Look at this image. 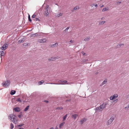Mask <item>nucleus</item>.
I'll return each instance as SVG.
<instances>
[{"label":"nucleus","instance_id":"nucleus-3","mask_svg":"<svg viewBox=\"0 0 129 129\" xmlns=\"http://www.w3.org/2000/svg\"><path fill=\"white\" fill-rule=\"evenodd\" d=\"M10 84V81L9 80L3 82L2 83V85L4 87H7Z\"/></svg>","mask_w":129,"mask_h":129},{"label":"nucleus","instance_id":"nucleus-32","mask_svg":"<svg viewBox=\"0 0 129 129\" xmlns=\"http://www.w3.org/2000/svg\"><path fill=\"white\" fill-rule=\"evenodd\" d=\"M44 82V81L43 80L39 82L40 85L42 84Z\"/></svg>","mask_w":129,"mask_h":129},{"label":"nucleus","instance_id":"nucleus-27","mask_svg":"<svg viewBox=\"0 0 129 129\" xmlns=\"http://www.w3.org/2000/svg\"><path fill=\"white\" fill-rule=\"evenodd\" d=\"M65 122H63L62 123H61L59 125V127L60 128L61 127V126H63V125L64 124Z\"/></svg>","mask_w":129,"mask_h":129},{"label":"nucleus","instance_id":"nucleus-30","mask_svg":"<svg viewBox=\"0 0 129 129\" xmlns=\"http://www.w3.org/2000/svg\"><path fill=\"white\" fill-rule=\"evenodd\" d=\"M24 41L22 39H21V40H20L18 41V42L19 43H21V42H23Z\"/></svg>","mask_w":129,"mask_h":129},{"label":"nucleus","instance_id":"nucleus-39","mask_svg":"<svg viewBox=\"0 0 129 129\" xmlns=\"http://www.w3.org/2000/svg\"><path fill=\"white\" fill-rule=\"evenodd\" d=\"M35 20L36 21H40L39 19V18H35Z\"/></svg>","mask_w":129,"mask_h":129},{"label":"nucleus","instance_id":"nucleus-47","mask_svg":"<svg viewBox=\"0 0 129 129\" xmlns=\"http://www.w3.org/2000/svg\"><path fill=\"white\" fill-rule=\"evenodd\" d=\"M69 27H67V28L65 30H67L69 29Z\"/></svg>","mask_w":129,"mask_h":129},{"label":"nucleus","instance_id":"nucleus-29","mask_svg":"<svg viewBox=\"0 0 129 129\" xmlns=\"http://www.w3.org/2000/svg\"><path fill=\"white\" fill-rule=\"evenodd\" d=\"M28 19L29 21V22H31V20L30 19V16L29 15H28Z\"/></svg>","mask_w":129,"mask_h":129},{"label":"nucleus","instance_id":"nucleus-40","mask_svg":"<svg viewBox=\"0 0 129 129\" xmlns=\"http://www.w3.org/2000/svg\"><path fill=\"white\" fill-rule=\"evenodd\" d=\"M77 9V7H75L73 9V11H74V10H76Z\"/></svg>","mask_w":129,"mask_h":129},{"label":"nucleus","instance_id":"nucleus-19","mask_svg":"<svg viewBox=\"0 0 129 129\" xmlns=\"http://www.w3.org/2000/svg\"><path fill=\"white\" fill-rule=\"evenodd\" d=\"M58 45V44L57 43H55V44H54L51 45V47H53L55 46H57Z\"/></svg>","mask_w":129,"mask_h":129},{"label":"nucleus","instance_id":"nucleus-49","mask_svg":"<svg viewBox=\"0 0 129 129\" xmlns=\"http://www.w3.org/2000/svg\"><path fill=\"white\" fill-rule=\"evenodd\" d=\"M94 6L96 7H98V5L97 4H96L95 5H94Z\"/></svg>","mask_w":129,"mask_h":129},{"label":"nucleus","instance_id":"nucleus-54","mask_svg":"<svg viewBox=\"0 0 129 129\" xmlns=\"http://www.w3.org/2000/svg\"><path fill=\"white\" fill-rule=\"evenodd\" d=\"M18 129H24L23 128H19Z\"/></svg>","mask_w":129,"mask_h":129},{"label":"nucleus","instance_id":"nucleus-20","mask_svg":"<svg viewBox=\"0 0 129 129\" xmlns=\"http://www.w3.org/2000/svg\"><path fill=\"white\" fill-rule=\"evenodd\" d=\"M90 39V38L89 37H88L84 39V41H88Z\"/></svg>","mask_w":129,"mask_h":129},{"label":"nucleus","instance_id":"nucleus-13","mask_svg":"<svg viewBox=\"0 0 129 129\" xmlns=\"http://www.w3.org/2000/svg\"><path fill=\"white\" fill-rule=\"evenodd\" d=\"M107 81V79H105L102 82V83L100 85V86H102L104 84H106Z\"/></svg>","mask_w":129,"mask_h":129},{"label":"nucleus","instance_id":"nucleus-7","mask_svg":"<svg viewBox=\"0 0 129 129\" xmlns=\"http://www.w3.org/2000/svg\"><path fill=\"white\" fill-rule=\"evenodd\" d=\"M8 44L7 43H6L3 46L1 47L0 48L1 49L3 50H5L6 49V48L8 47Z\"/></svg>","mask_w":129,"mask_h":129},{"label":"nucleus","instance_id":"nucleus-11","mask_svg":"<svg viewBox=\"0 0 129 129\" xmlns=\"http://www.w3.org/2000/svg\"><path fill=\"white\" fill-rule=\"evenodd\" d=\"M78 114H74L72 115L71 117L74 120H75L76 118V117L78 116Z\"/></svg>","mask_w":129,"mask_h":129},{"label":"nucleus","instance_id":"nucleus-50","mask_svg":"<svg viewBox=\"0 0 129 129\" xmlns=\"http://www.w3.org/2000/svg\"><path fill=\"white\" fill-rule=\"evenodd\" d=\"M104 19V17H103L101 19V20H103Z\"/></svg>","mask_w":129,"mask_h":129},{"label":"nucleus","instance_id":"nucleus-43","mask_svg":"<svg viewBox=\"0 0 129 129\" xmlns=\"http://www.w3.org/2000/svg\"><path fill=\"white\" fill-rule=\"evenodd\" d=\"M82 54H83V55H84L85 56V55H86V54H85V53H84V52H82Z\"/></svg>","mask_w":129,"mask_h":129},{"label":"nucleus","instance_id":"nucleus-60","mask_svg":"<svg viewBox=\"0 0 129 129\" xmlns=\"http://www.w3.org/2000/svg\"><path fill=\"white\" fill-rule=\"evenodd\" d=\"M37 129H39L38 128H37Z\"/></svg>","mask_w":129,"mask_h":129},{"label":"nucleus","instance_id":"nucleus-21","mask_svg":"<svg viewBox=\"0 0 129 129\" xmlns=\"http://www.w3.org/2000/svg\"><path fill=\"white\" fill-rule=\"evenodd\" d=\"M105 22L104 21H100L99 22V24L100 25H102L105 23Z\"/></svg>","mask_w":129,"mask_h":129},{"label":"nucleus","instance_id":"nucleus-51","mask_svg":"<svg viewBox=\"0 0 129 129\" xmlns=\"http://www.w3.org/2000/svg\"><path fill=\"white\" fill-rule=\"evenodd\" d=\"M87 60H88L87 59H85L84 60V61H87Z\"/></svg>","mask_w":129,"mask_h":129},{"label":"nucleus","instance_id":"nucleus-58","mask_svg":"<svg viewBox=\"0 0 129 129\" xmlns=\"http://www.w3.org/2000/svg\"><path fill=\"white\" fill-rule=\"evenodd\" d=\"M49 1H50L51 0H48Z\"/></svg>","mask_w":129,"mask_h":129},{"label":"nucleus","instance_id":"nucleus-33","mask_svg":"<svg viewBox=\"0 0 129 129\" xmlns=\"http://www.w3.org/2000/svg\"><path fill=\"white\" fill-rule=\"evenodd\" d=\"M121 3V1H120V2H116V4H117V5H119V4Z\"/></svg>","mask_w":129,"mask_h":129},{"label":"nucleus","instance_id":"nucleus-10","mask_svg":"<svg viewBox=\"0 0 129 129\" xmlns=\"http://www.w3.org/2000/svg\"><path fill=\"white\" fill-rule=\"evenodd\" d=\"M95 113L99 112H100L102 111V110L100 109V107L99 106L96 107L95 109Z\"/></svg>","mask_w":129,"mask_h":129},{"label":"nucleus","instance_id":"nucleus-17","mask_svg":"<svg viewBox=\"0 0 129 129\" xmlns=\"http://www.w3.org/2000/svg\"><path fill=\"white\" fill-rule=\"evenodd\" d=\"M46 40L45 39H42L40 41V43H43L46 42Z\"/></svg>","mask_w":129,"mask_h":129},{"label":"nucleus","instance_id":"nucleus-18","mask_svg":"<svg viewBox=\"0 0 129 129\" xmlns=\"http://www.w3.org/2000/svg\"><path fill=\"white\" fill-rule=\"evenodd\" d=\"M16 92V91L14 90H11L10 92V94L12 95L14 94Z\"/></svg>","mask_w":129,"mask_h":129},{"label":"nucleus","instance_id":"nucleus-9","mask_svg":"<svg viewBox=\"0 0 129 129\" xmlns=\"http://www.w3.org/2000/svg\"><path fill=\"white\" fill-rule=\"evenodd\" d=\"M41 33H36L32 34V36L34 37H35L36 36H40L41 35Z\"/></svg>","mask_w":129,"mask_h":129},{"label":"nucleus","instance_id":"nucleus-46","mask_svg":"<svg viewBox=\"0 0 129 129\" xmlns=\"http://www.w3.org/2000/svg\"><path fill=\"white\" fill-rule=\"evenodd\" d=\"M71 100V99H69L68 100H66V102H67V101H70Z\"/></svg>","mask_w":129,"mask_h":129},{"label":"nucleus","instance_id":"nucleus-28","mask_svg":"<svg viewBox=\"0 0 129 129\" xmlns=\"http://www.w3.org/2000/svg\"><path fill=\"white\" fill-rule=\"evenodd\" d=\"M29 106H27L24 109V111H26L29 109Z\"/></svg>","mask_w":129,"mask_h":129},{"label":"nucleus","instance_id":"nucleus-38","mask_svg":"<svg viewBox=\"0 0 129 129\" xmlns=\"http://www.w3.org/2000/svg\"><path fill=\"white\" fill-rule=\"evenodd\" d=\"M62 15V13H60L59 14H58V15L57 16H58V17H59L60 16H61Z\"/></svg>","mask_w":129,"mask_h":129},{"label":"nucleus","instance_id":"nucleus-55","mask_svg":"<svg viewBox=\"0 0 129 129\" xmlns=\"http://www.w3.org/2000/svg\"><path fill=\"white\" fill-rule=\"evenodd\" d=\"M104 6L103 5H102V6H101V7H103V6Z\"/></svg>","mask_w":129,"mask_h":129},{"label":"nucleus","instance_id":"nucleus-2","mask_svg":"<svg viewBox=\"0 0 129 129\" xmlns=\"http://www.w3.org/2000/svg\"><path fill=\"white\" fill-rule=\"evenodd\" d=\"M58 82L59 83H49L48 84H64L67 83V81L64 80H61L59 81Z\"/></svg>","mask_w":129,"mask_h":129},{"label":"nucleus","instance_id":"nucleus-48","mask_svg":"<svg viewBox=\"0 0 129 129\" xmlns=\"http://www.w3.org/2000/svg\"><path fill=\"white\" fill-rule=\"evenodd\" d=\"M70 42L71 43H73V40H71Z\"/></svg>","mask_w":129,"mask_h":129},{"label":"nucleus","instance_id":"nucleus-41","mask_svg":"<svg viewBox=\"0 0 129 129\" xmlns=\"http://www.w3.org/2000/svg\"><path fill=\"white\" fill-rule=\"evenodd\" d=\"M125 108L128 109L129 108V105H128L126 107H125Z\"/></svg>","mask_w":129,"mask_h":129},{"label":"nucleus","instance_id":"nucleus-57","mask_svg":"<svg viewBox=\"0 0 129 129\" xmlns=\"http://www.w3.org/2000/svg\"><path fill=\"white\" fill-rule=\"evenodd\" d=\"M50 129H54V128H51Z\"/></svg>","mask_w":129,"mask_h":129},{"label":"nucleus","instance_id":"nucleus-53","mask_svg":"<svg viewBox=\"0 0 129 129\" xmlns=\"http://www.w3.org/2000/svg\"><path fill=\"white\" fill-rule=\"evenodd\" d=\"M118 100L117 99H116L115 100V101H116V102H117V101Z\"/></svg>","mask_w":129,"mask_h":129},{"label":"nucleus","instance_id":"nucleus-8","mask_svg":"<svg viewBox=\"0 0 129 129\" xmlns=\"http://www.w3.org/2000/svg\"><path fill=\"white\" fill-rule=\"evenodd\" d=\"M107 104L106 103H103L102 104L100 105V109L103 110V109L105 108L106 105Z\"/></svg>","mask_w":129,"mask_h":129},{"label":"nucleus","instance_id":"nucleus-22","mask_svg":"<svg viewBox=\"0 0 129 129\" xmlns=\"http://www.w3.org/2000/svg\"><path fill=\"white\" fill-rule=\"evenodd\" d=\"M1 52V58H2V56H3L4 55V51H0Z\"/></svg>","mask_w":129,"mask_h":129},{"label":"nucleus","instance_id":"nucleus-5","mask_svg":"<svg viewBox=\"0 0 129 129\" xmlns=\"http://www.w3.org/2000/svg\"><path fill=\"white\" fill-rule=\"evenodd\" d=\"M49 9V6L48 5L46 6V7L44 9L45 10V14L46 16H47L49 15V13L48 12Z\"/></svg>","mask_w":129,"mask_h":129},{"label":"nucleus","instance_id":"nucleus-23","mask_svg":"<svg viewBox=\"0 0 129 129\" xmlns=\"http://www.w3.org/2000/svg\"><path fill=\"white\" fill-rule=\"evenodd\" d=\"M124 45V44L123 43H120V44H118L117 45V48H119L121 46H123Z\"/></svg>","mask_w":129,"mask_h":129},{"label":"nucleus","instance_id":"nucleus-25","mask_svg":"<svg viewBox=\"0 0 129 129\" xmlns=\"http://www.w3.org/2000/svg\"><path fill=\"white\" fill-rule=\"evenodd\" d=\"M14 127V126L13 125V124L12 123H11L10 124V128L11 129H12Z\"/></svg>","mask_w":129,"mask_h":129},{"label":"nucleus","instance_id":"nucleus-14","mask_svg":"<svg viewBox=\"0 0 129 129\" xmlns=\"http://www.w3.org/2000/svg\"><path fill=\"white\" fill-rule=\"evenodd\" d=\"M16 101L17 102H24L25 101L24 100H23V99H21L20 98H19L17 99Z\"/></svg>","mask_w":129,"mask_h":129},{"label":"nucleus","instance_id":"nucleus-6","mask_svg":"<svg viewBox=\"0 0 129 129\" xmlns=\"http://www.w3.org/2000/svg\"><path fill=\"white\" fill-rule=\"evenodd\" d=\"M118 96V95L117 94H114V95H112L110 98V100H113L114 99L117 98Z\"/></svg>","mask_w":129,"mask_h":129},{"label":"nucleus","instance_id":"nucleus-42","mask_svg":"<svg viewBox=\"0 0 129 129\" xmlns=\"http://www.w3.org/2000/svg\"><path fill=\"white\" fill-rule=\"evenodd\" d=\"M21 114H20L19 115H18V117H19V118H21Z\"/></svg>","mask_w":129,"mask_h":129},{"label":"nucleus","instance_id":"nucleus-59","mask_svg":"<svg viewBox=\"0 0 129 129\" xmlns=\"http://www.w3.org/2000/svg\"><path fill=\"white\" fill-rule=\"evenodd\" d=\"M128 96H129V94L128 95Z\"/></svg>","mask_w":129,"mask_h":129},{"label":"nucleus","instance_id":"nucleus-4","mask_svg":"<svg viewBox=\"0 0 129 129\" xmlns=\"http://www.w3.org/2000/svg\"><path fill=\"white\" fill-rule=\"evenodd\" d=\"M114 119V118L113 116L111 117L110 119L107 121L106 122L107 125H108L111 124Z\"/></svg>","mask_w":129,"mask_h":129},{"label":"nucleus","instance_id":"nucleus-36","mask_svg":"<svg viewBox=\"0 0 129 129\" xmlns=\"http://www.w3.org/2000/svg\"><path fill=\"white\" fill-rule=\"evenodd\" d=\"M36 15L35 14H33V16H31L32 18H33L35 17Z\"/></svg>","mask_w":129,"mask_h":129},{"label":"nucleus","instance_id":"nucleus-15","mask_svg":"<svg viewBox=\"0 0 129 129\" xmlns=\"http://www.w3.org/2000/svg\"><path fill=\"white\" fill-rule=\"evenodd\" d=\"M86 119L85 118H83L80 121V122H81V124H83V123L86 121Z\"/></svg>","mask_w":129,"mask_h":129},{"label":"nucleus","instance_id":"nucleus-31","mask_svg":"<svg viewBox=\"0 0 129 129\" xmlns=\"http://www.w3.org/2000/svg\"><path fill=\"white\" fill-rule=\"evenodd\" d=\"M108 10V9H106V8H104L102 10V12H104L105 11H107Z\"/></svg>","mask_w":129,"mask_h":129},{"label":"nucleus","instance_id":"nucleus-45","mask_svg":"<svg viewBox=\"0 0 129 129\" xmlns=\"http://www.w3.org/2000/svg\"><path fill=\"white\" fill-rule=\"evenodd\" d=\"M126 99H127L129 100V96H128V95L126 96Z\"/></svg>","mask_w":129,"mask_h":129},{"label":"nucleus","instance_id":"nucleus-35","mask_svg":"<svg viewBox=\"0 0 129 129\" xmlns=\"http://www.w3.org/2000/svg\"><path fill=\"white\" fill-rule=\"evenodd\" d=\"M24 124L23 123L21 124H19L18 125V126L19 127H20L22 126H23V125H24Z\"/></svg>","mask_w":129,"mask_h":129},{"label":"nucleus","instance_id":"nucleus-24","mask_svg":"<svg viewBox=\"0 0 129 129\" xmlns=\"http://www.w3.org/2000/svg\"><path fill=\"white\" fill-rule=\"evenodd\" d=\"M67 115L66 114L63 117V121H64L65 120V119L67 117Z\"/></svg>","mask_w":129,"mask_h":129},{"label":"nucleus","instance_id":"nucleus-44","mask_svg":"<svg viewBox=\"0 0 129 129\" xmlns=\"http://www.w3.org/2000/svg\"><path fill=\"white\" fill-rule=\"evenodd\" d=\"M44 102L47 103H48L49 102L47 100H45L44 101Z\"/></svg>","mask_w":129,"mask_h":129},{"label":"nucleus","instance_id":"nucleus-12","mask_svg":"<svg viewBox=\"0 0 129 129\" xmlns=\"http://www.w3.org/2000/svg\"><path fill=\"white\" fill-rule=\"evenodd\" d=\"M54 57H53L50 58L48 59V60L50 61H54L57 58Z\"/></svg>","mask_w":129,"mask_h":129},{"label":"nucleus","instance_id":"nucleus-16","mask_svg":"<svg viewBox=\"0 0 129 129\" xmlns=\"http://www.w3.org/2000/svg\"><path fill=\"white\" fill-rule=\"evenodd\" d=\"M14 110L16 112H19L20 111V109L18 107H16L14 108Z\"/></svg>","mask_w":129,"mask_h":129},{"label":"nucleus","instance_id":"nucleus-1","mask_svg":"<svg viewBox=\"0 0 129 129\" xmlns=\"http://www.w3.org/2000/svg\"><path fill=\"white\" fill-rule=\"evenodd\" d=\"M9 119L12 121L15 124H16L18 122V119L17 117L13 114H11L9 116Z\"/></svg>","mask_w":129,"mask_h":129},{"label":"nucleus","instance_id":"nucleus-34","mask_svg":"<svg viewBox=\"0 0 129 129\" xmlns=\"http://www.w3.org/2000/svg\"><path fill=\"white\" fill-rule=\"evenodd\" d=\"M63 109V108L62 107H58L56 108V109L61 110V109Z\"/></svg>","mask_w":129,"mask_h":129},{"label":"nucleus","instance_id":"nucleus-52","mask_svg":"<svg viewBox=\"0 0 129 129\" xmlns=\"http://www.w3.org/2000/svg\"><path fill=\"white\" fill-rule=\"evenodd\" d=\"M94 4H92V5H91V7H93L94 6Z\"/></svg>","mask_w":129,"mask_h":129},{"label":"nucleus","instance_id":"nucleus-37","mask_svg":"<svg viewBox=\"0 0 129 129\" xmlns=\"http://www.w3.org/2000/svg\"><path fill=\"white\" fill-rule=\"evenodd\" d=\"M28 44H26V43H24L23 44V45L24 46H26L28 45Z\"/></svg>","mask_w":129,"mask_h":129},{"label":"nucleus","instance_id":"nucleus-26","mask_svg":"<svg viewBox=\"0 0 129 129\" xmlns=\"http://www.w3.org/2000/svg\"><path fill=\"white\" fill-rule=\"evenodd\" d=\"M21 99H23V100H24V98H25V95L24 94H22L21 96Z\"/></svg>","mask_w":129,"mask_h":129},{"label":"nucleus","instance_id":"nucleus-56","mask_svg":"<svg viewBox=\"0 0 129 129\" xmlns=\"http://www.w3.org/2000/svg\"><path fill=\"white\" fill-rule=\"evenodd\" d=\"M20 114H21V115H22V112H21L20 113Z\"/></svg>","mask_w":129,"mask_h":129}]
</instances>
